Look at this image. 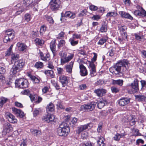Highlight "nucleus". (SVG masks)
Returning a JSON list of instances; mask_svg holds the SVG:
<instances>
[{"label":"nucleus","instance_id":"473e14b6","mask_svg":"<svg viewBox=\"0 0 146 146\" xmlns=\"http://www.w3.org/2000/svg\"><path fill=\"white\" fill-rule=\"evenodd\" d=\"M54 109V105L51 102L50 103L46 106L47 111H52Z\"/></svg>","mask_w":146,"mask_h":146},{"label":"nucleus","instance_id":"09e8293b","mask_svg":"<svg viewBox=\"0 0 146 146\" xmlns=\"http://www.w3.org/2000/svg\"><path fill=\"white\" fill-rule=\"evenodd\" d=\"M57 70L58 75H61L63 74L64 72V70L62 68L57 67Z\"/></svg>","mask_w":146,"mask_h":146},{"label":"nucleus","instance_id":"a211bd4d","mask_svg":"<svg viewBox=\"0 0 146 146\" xmlns=\"http://www.w3.org/2000/svg\"><path fill=\"white\" fill-rule=\"evenodd\" d=\"M56 40L53 39L50 43V47L51 50L53 53V55H54L56 52Z\"/></svg>","mask_w":146,"mask_h":146},{"label":"nucleus","instance_id":"5701e85b","mask_svg":"<svg viewBox=\"0 0 146 146\" xmlns=\"http://www.w3.org/2000/svg\"><path fill=\"white\" fill-rule=\"evenodd\" d=\"M5 34L13 39L14 37L15 32L12 29H9L5 31Z\"/></svg>","mask_w":146,"mask_h":146},{"label":"nucleus","instance_id":"2eb2a0df","mask_svg":"<svg viewBox=\"0 0 146 146\" xmlns=\"http://www.w3.org/2000/svg\"><path fill=\"white\" fill-rule=\"evenodd\" d=\"M80 74L81 76H85L88 75V72L86 67L83 64H80L79 66Z\"/></svg>","mask_w":146,"mask_h":146},{"label":"nucleus","instance_id":"c9c22d12","mask_svg":"<svg viewBox=\"0 0 146 146\" xmlns=\"http://www.w3.org/2000/svg\"><path fill=\"white\" fill-rule=\"evenodd\" d=\"M31 131L33 134L36 136H39L41 135L40 131L37 129H31Z\"/></svg>","mask_w":146,"mask_h":146},{"label":"nucleus","instance_id":"b1692460","mask_svg":"<svg viewBox=\"0 0 146 146\" xmlns=\"http://www.w3.org/2000/svg\"><path fill=\"white\" fill-rule=\"evenodd\" d=\"M119 14L122 17L127 18L131 20L133 19V17L129 14L123 11H120L119 12Z\"/></svg>","mask_w":146,"mask_h":146},{"label":"nucleus","instance_id":"1a4fd4ad","mask_svg":"<svg viewBox=\"0 0 146 146\" xmlns=\"http://www.w3.org/2000/svg\"><path fill=\"white\" fill-rule=\"evenodd\" d=\"M130 98L125 97L120 99L118 101L119 105L123 106L128 104L130 103Z\"/></svg>","mask_w":146,"mask_h":146},{"label":"nucleus","instance_id":"cd10ccee","mask_svg":"<svg viewBox=\"0 0 146 146\" xmlns=\"http://www.w3.org/2000/svg\"><path fill=\"white\" fill-rule=\"evenodd\" d=\"M27 75L34 83H39L40 82L39 79L35 76H33L29 73L27 74Z\"/></svg>","mask_w":146,"mask_h":146},{"label":"nucleus","instance_id":"c03bdc74","mask_svg":"<svg viewBox=\"0 0 146 146\" xmlns=\"http://www.w3.org/2000/svg\"><path fill=\"white\" fill-rule=\"evenodd\" d=\"M117 13L115 12H110L107 13V17H115L117 15Z\"/></svg>","mask_w":146,"mask_h":146},{"label":"nucleus","instance_id":"72a5a7b5","mask_svg":"<svg viewBox=\"0 0 146 146\" xmlns=\"http://www.w3.org/2000/svg\"><path fill=\"white\" fill-rule=\"evenodd\" d=\"M58 129H65L70 128L66 122H63L59 125Z\"/></svg>","mask_w":146,"mask_h":146},{"label":"nucleus","instance_id":"a878e982","mask_svg":"<svg viewBox=\"0 0 146 146\" xmlns=\"http://www.w3.org/2000/svg\"><path fill=\"white\" fill-rule=\"evenodd\" d=\"M17 46V48L20 51H23L27 47V46L25 44L20 42H18Z\"/></svg>","mask_w":146,"mask_h":146},{"label":"nucleus","instance_id":"4d7b16f0","mask_svg":"<svg viewBox=\"0 0 146 146\" xmlns=\"http://www.w3.org/2000/svg\"><path fill=\"white\" fill-rule=\"evenodd\" d=\"M94 143L90 142L88 141L84 142L82 145V146H93Z\"/></svg>","mask_w":146,"mask_h":146},{"label":"nucleus","instance_id":"680f3d73","mask_svg":"<svg viewBox=\"0 0 146 146\" xmlns=\"http://www.w3.org/2000/svg\"><path fill=\"white\" fill-rule=\"evenodd\" d=\"M93 54H94V56L91 59V61L92 63H93L96 60L98 56L97 54L95 53L94 52Z\"/></svg>","mask_w":146,"mask_h":146},{"label":"nucleus","instance_id":"3c124183","mask_svg":"<svg viewBox=\"0 0 146 146\" xmlns=\"http://www.w3.org/2000/svg\"><path fill=\"white\" fill-rule=\"evenodd\" d=\"M65 42L64 40H61L59 42L58 45V48L62 47L65 44Z\"/></svg>","mask_w":146,"mask_h":146},{"label":"nucleus","instance_id":"864d4df0","mask_svg":"<svg viewBox=\"0 0 146 146\" xmlns=\"http://www.w3.org/2000/svg\"><path fill=\"white\" fill-rule=\"evenodd\" d=\"M56 106L57 107V108L59 109H64V107L62 104L60 102H58Z\"/></svg>","mask_w":146,"mask_h":146},{"label":"nucleus","instance_id":"5fc2aeb1","mask_svg":"<svg viewBox=\"0 0 146 146\" xmlns=\"http://www.w3.org/2000/svg\"><path fill=\"white\" fill-rule=\"evenodd\" d=\"M81 37V35L80 34L74 33L73 34L72 38L73 39L80 38Z\"/></svg>","mask_w":146,"mask_h":146},{"label":"nucleus","instance_id":"13d9d810","mask_svg":"<svg viewBox=\"0 0 146 146\" xmlns=\"http://www.w3.org/2000/svg\"><path fill=\"white\" fill-rule=\"evenodd\" d=\"M114 50L113 48H112L107 53V54L110 56H113L114 54Z\"/></svg>","mask_w":146,"mask_h":146},{"label":"nucleus","instance_id":"bb28decb","mask_svg":"<svg viewBox=\"0 0 146 146\" xmlns=\"http://www.w3.org/2000/svg\"><path fill=\"white\" fill-rule=\"evenodd\" d=\"M108 103L107 101L106 100H102L98 101L97 102V106L99 109L103 108L105 105Z\"/></svg>","mask_w":146,"mask_h":146},{"label":"nucleus","instance_id":"2f4dec72","mask_svg":"<svg viewBox=\"0 0 146 146\" xmlns=\"http://www.w3.org/2000/svg\"><path fill=\"white\" fill-rule=\"evenodd\" d=\"M134 117V116L132 115H127L124 117L123 120L125 122H129Z\"/></svg>","mask_w":146,"mask_h":146},{"label":"nucleus","instance_id":"f03ea898","mask_svg":"<svg viewBox=\"0 0 146 146\" xmlns=\"http://www.w3.org/2000/svg\"><path fill=\"white\" fill-rule=\"evenodd\" d=\"M19 56L15 54H11V62H14V64L11 68L10 73L11 75H15L22 70L25 65V62L23 60H18Z\"/></svg>","mask_w":146,"mask_h":146},{"label":"nucleus","instance_id":"4468645a","mask_svg":"<svg viewBox=\"0 0 146 146\" xmlns=\"http://www.w3.org/2000/svg\"><path fill=\"white\" fill-rule=\"evenodd\" d=\"M59 81L62 84L63 87L66 86L68 83L67 77L64 75H61L59 77Z\"/></svg>","mask_w":146,"mask_h":146},{"label":"nucleus","instance_id":"a19ab883","mask_svg":"<svg viewBox=\"0 0 146 146\" xmlns=\"http://www.w3.org/2000/svg\"><path fill=\"white\" fill-rule=\"evenodd\" d=\"M20 110L18 109L15 108L13 107L12 108V110L13 113L15 114L17 116H18V115H19V113L20 112Z\"/></svg>","mask_w":146,"mask_h":146},{"label":"nucleus","instance_id":"a18cd8bd","mask_svg":"<svg viewBox=\"0 0 146 146\" xmlns=\"http://www.w3.org/2000/svg\"><path fill=\"white\" fill-rule=\"evenodd\" d=\"M31 18V15L28 13L26 14L25 15V20L27 22L30 20Z\"/></svg>","mask_w":146,"mask_h":146},{"label":"nucleus","instance_id":"c85d7f7f","mask_svg":"<svg viewBox=\"0 0 146 146\" xmlns=\"http://www.w3.org/2000/svg\"><path fill=\"white\" fill-rule=\"evenodd\" d=\"M104 140L105 139L103 137H99V140L97 141V146H105L106 144L104 142Z\"/></svg>","mask_w":146,"mask_h":146},{"label":"nucleus","instance_id":"4c0bfd02","mask_svg":"<svg viewBox=\"0 0 146 146\" xmlns=\"http://www.w3.org/2000/svg\"><path fill=\"white\" fill-rule=\"evenodd\" d=\"M44 18L46 19L49 23L53 24L54 23V21L52 18L50 16L48 15H45L44 16Z\"/></svg>","mask_w":146,"mask_h":146},{"label":"nucleus","instance_id":"7ed1b4c3","mask_svg":"<svg viewBox=\"0 0 146 146\" xmlns=\"http://www.w3.org/2000/svg\"><path fill=\"white\" fill-rule=\"evenodd\" d=\"M41 0H23L22 2V6L20 7V5L18 4L17 5V7H19L18 10L16 13V15H19L23 11L29 9V7L30 6L31 4H37Z\"/></svg>","mask_w":146,"mask_h":146},{"label":"nucleus","instance_id":"423d86ee","mask_svg":"<svg viewBox=\"0 0 146 146\" xmlns=\"http://www.w3.org/2000/svg\"><path fill=\"white\" fill-rule=\"evenodd\" d=\"M50 9L53 11L59 9L60 6V1L59 0H51L49 3Z\"/></svg>","mask_w":146,"mask_h":146},{"label":"nucleus","instance_id":"c756f323","mask_svg":"<svg viewBox=\"0 0 146 146\" xmlns=\"http://www.w3.org/2000/svg\"><path fill=\"white\" fill-rule=\"evenodd\" d=\"M44 73L47 76L51 78H53L54 76V72L52 70H46L44 71Z\"/></svg>","mask_w":146,"mask_h":146},{"label":"nucleus","instance_id":"69168bd1","mask_svg":"<svg viewBox=\"0 0 146 146\" xmlns=\"http://www.w3.org/2000/svg\"><path fill=\"white\" fill-rule=\"evenodd\" d=\"M87 12L86 10H84L82 11L79 14V16L80 17H82L86 15V13Z\"/></svg>","mask_w":146,"mask_h":146},{"label":"nucleus","instance_id":"338daca9","mask_svg":"<svg viewBox=\"0 0 146 146\" xmlns=\"http://www.w3.org/2000/svg\"><path fill=\"white\" fill-rule=\"evenodd\" d=\"M27 142L26 139H23L20 144V146H27Z\"/></svg>","mask_w":146,"mask_h":146},{"label":"nucleus","instance_id":"9d476101","mask_svg":"<svg viewBox=\"0 0 146 146\" xmlns=\"http://www.w3.org/2000/svg\"><path fill=\"white\" fill-rule=\"evenodd\" d=\"M70 128L65 129H57V133L60 136H66L68 133L70 132Z\"/></svg>","mask_w":146,"mask_h":146},{"label":"nucleus","instance_id":"ddd939ff","mask_svg":"<svg viewBox=\"0 0 146 146\" xmlns=\"http://www.w3.org/2000/svg\"><path fill=\"white\" fill-rule=\"evenodd\" d=\"M74 63V62L72 61L69 64L64 66V69L68 73L70 74L72 73Z\"/></svg>","mask_w":146,"mask_h":146},{"label":"nucleus","instance_id":"aec40b11","mask_svg":"<svg viewBox=\"0 0 146 146\" xmlns=\"http://www.w3.org/2000/svg\"><path fill=\"white\" fill-rule=\"evenodd\" d=\"M13 128L10 124L8 122L5 123L4 125V130L6 132L9 133L13 130Z\"/></svg>","mask_w":146,"mask_h":146},{"label":"nucleus","instance_id":"9b49d317","mask_svg":"<svg viewBox=\"0 0 146 146\" xmlns=\"http://www.w3.org/2000/svg\"><path fill=\"white\" fill-rule=\"evenodd\" d=\"M106 92V90L103 88H98L96 89L94 91V92L99 97L104 96Z\"/></svg>","mask_w":146,"mask_h":146},{"label":"nucleus","instance_id":"7c9ffc66","mask_svg":"<svg viewBox=\"0 0 146 146\" xmlns=\"http://www.w3.org/2000/svg\"><path fill=\"white\" fill-rule=\"evenodd\" d=\"M9 99L3 97H1L0 98V108L3 107L4 104L8 101Z\"/></svg>","mask_w":146,"mask_h":146},{"label":"nucleus","instance_id":"0eeeda50","mask_svg":"<svg viewBox=\"0 0 146 146\" xmlns=\"http://www.w3.org/2000/svg\"><path fill=\"white\" fill-rule=\"evenodd\" d=\"M92 126V124L90 123L85 125H81L77 127L76 130L77 134H80L83 132H85L87 129H89Z\"/></svg>","mask_w":146,"mask_h":146},{"label":"nucleus","instance_id":"0e129e2a","mask_svg":"<svg viewBox=\"0 0 146 146\" xmlns=\"http://www.w3.org/2000/svg\"><path fill=\"white\" fill-rule=\"evenodd\" d=\"M38 31L32 32L31 34V36L33 38H35L38 36Z\"/></svg>","mask_w":146,"mask_h":146},{"label":"nucleus","instance_id":"f257e3e1","mask_svg":"<svg viewBox=\"0 0 146 146\" xmlns=\"http://www.w3.org/2000/svg\"><path fill=\"white\" fill-rule=\"evenodd\" d=\"M129 63L127 60H120L110 69V71L117 76H121L126 72L128 69Z\"/></svg>","mask_w":146,"mask_h":146},{"label":"nucleus","instance_id":"774afa93","mask_svg":"<svg viewBox=\"0 0 146 146\" xmlns=\"http://www.w3.org/2000/svg\"><path fill=\"white\" fill-rule=\"evenodd\" d=\"M142 88L145 87L146 85V81L144 80H141L140 81Z\"/></svg>","mask_w":146,"mask_h":146},{"label":"nucleus","instance_id":"6e6552de","mask_svg":"<svg viewBox=\"0 0 146 146\" xmlns=\"http://www.w3.org/2000/svg\"><path fill=\"white\" fill-rule=\"evenodd\" d=\"M54 116L52 114L49 113H48L47 114L43 116L42 117V120L47 123L53 122L54 121Z\"/></svg>","mask_w":146,"mask_h":146},{"label":"nucleus","instance_id":"37998d69","mask_svg":"<svg viewBox=\"0 0 146 146\" xmlns=\"http://www.w3.org/2000/svg\"><path fill=\"white\" fill-rule=\"evenodd\" d=\"M107 39V38H102L98 42V44L100 45H103L106 42Z\"/></svg>","mask_w":146,"mask_h":146},{"label":"nucleus","instance_id":"bf43d9fd","mask_svg":"<svg viewBox=\"0 0 146 146\" xmlns=\"http://www.w3.org/2000/svg\"><path fill=\"white\" fill-rule=\"evenodd\" d=\"M90 9L92 11H95L98 9V7L95 5H91L90 6Z\"/></svg>","mask_w":146,"mask_h":146},{"label":"nucleus","instance_id":"052dcab7","mask_svg":"<svg viewBox=\"0 0 146 146\" xmlns=\"http://www.w3.org/2000/svg\"><path fill=\"white\" fill-rule=\"evenodd\" d=\"M30 99L32 102H33L35 100L36 97V96L35 95L30 94L29 96Z\"/></svg>","mask_w":146,"mask_h":146},{"label":"nucleus","instance_id":"f3484780","mask_svg":"<svg viewBox=\"0 0 146 146\" xmlns=\"http://www.w3.org/2000/svg\"><path fill=\"white\" fill-rule=\"evenodd\" d=\"M6 117L9 121L13 123H16L17 122V120L15 117L12 114L8 113L6 115Z\"/></svg>","mask_w":146,"mask_h":146},{"label":"nucleus","instance_id":"79ce46f5","mask_svg":"<svg viewBox=\"0 0 146 146\" xmlns=\"http://www.w3.org/2000/svg\"><path fill=\"white\" fill-rule=\"evenodd\" d=\"M123 81L122 80H114L113 82L114 84H117L120 86H121L123 84Z\"/></svg>","mask_w":146,"mask_h":146},{"label":"nucleus","instance_id":"dca6fc26","mask_svg":"<svg viewBox=\"0 0 146 146\" xmlns=\"http://www.w3.org/2000/svg\"><path fill=\"white\" fill-rule=\"evenodd\" d=\"M61 17H69L71 19H74L76 17L75 14L73 13L70 11L66 12L65 13L63 12L61 13Z\"/></svg>","mask_w":146,"mask_h":146},{"label":"nucleus","instance_id":"f8f14e48","mask_svg":"<svg viewBox=\"0 0 146 146\" xmlns=\"http://www.w3.org/2000/svg\"><path fill=\"white\" fill-rule=\"evenodd\" d=\"M74 56V54H71L68 56L62 57L61 59V64L63 65L65 63L69 62L73 58Z\"/></svg>","mask_w":146,"mask_h":146},{"label":"nucleus","instance_id":"4be33fe9","mask_svg":"<svg viewBox=\"0 0 146 146\" xmlns=\"http://www.w3.org/2000/svg\"><path fill=\"white\" fill-rule=\"evenodd\" d=\"M89 66L91 68L90 70V75L91 76L93 77L96 75V70L94 64V63H90Z\"/></svg>","mask_w":146,"mask_h":146},{"label":"nucleus","instance_id":"39448f33","mask_svg":"<svg viewBox=\"0 0 146 146\" xmlns=\"http://www.w3.org/2000/svg\"><path fill=\"white\" fill-rule=\"evenodd\" d=\"M96 103L94 102H91L81 106L80 111H89L93 110L96 106Z\"/></svg>","mask_w":146,"mask_h":146},{"label":"nucleus","instance_id":"6ab92c4d","mask_svg":"<svg viewBox=\"0 0 146 146\" xmlns=\"http://www.w3.org/2000/svg\"><path fill=\"white\" fill-rule=\"evenodd\" d=\"M138 83V80L137 79H135L133 82L131 84L132 88L134 90V92H137L139 90Z\"/></svg>","mask_w":146,"mask_h":146},{"label":"nucleus","instance_id":"412c9836","mask_svg":"<svg viewBox=\"0 0 146 146\" xmlns=\"http://www.w3.org/2000/svg\"><path fill=\"white\" fill-rule=\"evenodd\" d=\"M40 57L41 60L45 61H48L50 59V55L48 53L44 55L42 52H40Z\"/></svg>","mask_w":146,"mask_h":146},{"label":"nucleus","instance_id":"393cba45","mask_svg":"<svg viewBox=\"0 0 146 146\" xmlns=\"http://www.w3.org/2000/svg\"><path fill=\"white\" fill-rule=\"evenodd\" d=\"M136 100L139 102H143L145 101L146 99V96L144 95H137L135 96Z\"/></svg>","mask_w":146,"mask_h":146},{"label":"nucleus","instance_id":"f704fd0d","mask_svg":"<svg viewBox=\"0 0 146 146\" xmlns=\"http://www.w3.org/2000/svg\"><path fill=\"white\" fill-rule=\"evenodd\" d=\"M35 42L36 45L41 46L44 44V41L38 38H36L35 40Z\"/></svg>","mask_w":146,"mask_h":146},{"label":"nucleus","instance_id":"20e7f679","mask_svg":"<svg viewBox=\"0 0 146 146\" xmlns=\"http://www.w3.org/2000/svg\"><path fill=\"white\" fill-rule=\"evenodd\" d=\"M15 84L16 87L23 88H27L29 85L28 81L24 78L17 79L15 81Z\"/></svg>","mask_w":146,"mask_h":146},{"label":"nucleus","instance_id":"6e6d98bb","mask_svg":"<svg viewBox=\"0 0 146 146\" xmlns=\"http://www.w3.org/2000/svg\"><path fill=\"white\" fill-rule=\"evenodd\" d=\"M119 30L120 31L124 32L127 29V27L125 26H121L118 27Z\"/></svg>","mask_w":146,"mask_h":146},{"label":"nucleus","instance_id":"58836bf2","mask_svg":"<svg viewBox=\"0 0 146 146\" xmlns=\"http://www.w3.org/2000/svg\"><path fill=\"white\" fill-rule=\"evenodd\" d=\"M107 30V25H102L100 28V31L102 33L106 32Z\"/></svg>","mask_w":146,"mask_h":146},{"label":"nucleus","instance_id":"e433bc0d","mask_svg":"<svg viewBox=\"0 0 146 146\" xmlns=\"http://www.w3.org/2000/svg\"><path fill=\"white\" fill-rule=\"evenodd\" d=\"M46 27L44 25H43L41 26L40 30V35L42 36L43 35L46 30Z\"/></svg>","mask_w":146,"mask_h":146},{"label":"nucleus","instance_id":"603ef678","mask_svg":"<svg viewBox=\"0 0 146 146\" xmlns=\"http://www.w3.org/2000/svg\"><path fill=\"white\" fill-rule=\"evenodd\" d=\"M11 39V38H10V37L5 34L4 38L3 40V42L5 43H7L8 41H10Z\"/></svg>","mask_w":146,"mask_h":146},{"label":"nucleus","instance_id":"de8ad7c7","mask_svg":"<svg viewBox=\"0 0 146 146\" xmlns=\"http://www.w3.org/2000/svg\"><path fill=\"white\" fill-rule=\"evenodd\" d=\"M139 9L142 10V11H141L140 16L142 17H146V11L144 10L142 7L139 6H138Z\"/></svg>","mask_w":146,"mask_h":146},{"label":"nucleus","instance_id":"ea45409f","mask_svg":"<svg viewBox=\"0 0 146 146\" xmlns=\"http://www.w3.org/2000/svg\"><path fill=\"white\" fill-rule=\"evenodd\" d=\"M43 63L39 61L36 62L34 66L35 67L37 68H41L43 66Z\"/></svg>","mask_w":146,"mask_h":146},{"label":"nucleus","instance_id":"49530a36","mask_svg":"<svg viewBox=\"0 0 146 146\" xmlns=\"http://www.w3.org/2000/svg\"><path fill=\"white\" fill-rule=\"evenodd\" d=\"M69 41L70 42V44L72 46H74L77 44L78 43V40L75 41L74 39L70 38L69 39Z\"/></svg>","mask_w":146,"mask_h":146},{"label":"nucleus","instance_id":"e2e57ef3","mask_svg":"<svg viewBox=\"0 0 146 146\" xmlns=\"http://www.w3.org/2000/svg\"><path fill=\"white\" fill-rule=\"evenodd\" d=\"M111 90L112 92L115 93H116L119 91V89L115 87H111Z\"/></svg>","mask_w":146,"mask_h":146},{"label":"nucleus","instance_id":"8fccbe9b","mask_svg":"<svg viewBox=\"0 0 146 146\" xmlns=\"http://www.w3.org/2000/svg\"><path fill=\"white\" fill-rule=\"evenodd\" d=\"M121 135L118 133H117L113 137L114 140L115 141H118L121 137Z\"/></svg>","mask_w":146,"mask_h":146}]
</instances>
